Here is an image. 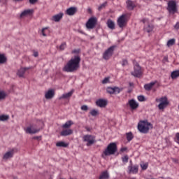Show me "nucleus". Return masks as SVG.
Masks as SVG:
<instances>
[{
    "instance_id": "nucleus-1",
    "label": "nucleus",
    "mask_w": 179,
    "mask_h": 179,
    "mask_svg": "<svg viewBox=\"0 0 179 179\" xmlns=\"http://www.w3.org/2000/svg\"><path fill=\"white\" fill-rule=\"evenodd\" d=\"M80 57L75 55L66 64L63 68V71L66 73H74L80 69Z\"/></svg>"
},
{
    "instance_id": "nucleus-2",
    "label": "nucleus",
    "mask_w": 179,
    "mask_h": 179,
    "mask_svg": "<svg viewBox=\"0 0 179 179\" xmlns=\"http://www.w3.org/2000/svg\"><path fill=\"white\" fill-rule=\"evenodd\" d=\"M153 125L148 120H142L138 124V129L142 134H148L150 129H152Z\"/></svg>"
},
{
    "instance_id": "nucleus-3",
    "label": "nucleus",
    "mask_w": 179,
    "mask_h": 179,
    "mask_svg": "<svg viewBox=\"0 0 179 179\" xmlns=\"http://www.w3.org/2000/svg\"><path fill=\"white\" fill-rule=\"evenodd\" d=\"M117 150V144L115 143H110L108 147L103 152L102 157L104 158L107 156L113 155Z\"/></svg>"
},
{
    "instance_id": "nucleus-4",
    "label": "nucleus",
    "mask_w": 179,
    "mask_h": 179,
    "mask_svg": "<svg viewBox=\"0 0 179 179\" xmlns=\"http://www.w3.org/2000/svg\"><path fill=\"white\" fill-rule=\"evenodd\" d=\"M156 102L159 103V104L158 105V108L160 110H164L165 108H166V107L169 104V101L168 98L166 96H162L161 98H157L156 99Z\"/></svg>"
},
{
    "instance_id": "nucleus-5",
    "label": "nucleus",
    "mask_w": 179,
    "mask_h": 179,
    "mask_svg": "<svg viewBox=\"0 0 179 179\" xmlns=\"http://www.w3.org/2000/svg\"><path fill=\"white\" fill-rule=\"evenodd\" d=\"M167 10L170 15H175V13H178V10L176 1L171 0L168 2Z\"/></svg>"
},
{
    "instance_id": "nucleus-6",
    "label": "nucleus",
    "mask_w": 179,
    "mask_h": 179,
    "mask_svg": "<svg viewBox=\"0 0 179 179\" xmlns=\"http://www.w3.org/2000/svg\"><path fill=\"white\" fill-rule=\"evenodd\" d=\"M83 141L87 143V147H90L95 143V136L91 134H86L83 136Z\"/></svg>"
},
{
    "instance_id": "nucleus-7",
    "label": "nucleus",
    "mask_w": 179,
    "mask_h": 179,
    "mask_svg": "<svg viewBox=\"0 0 179 179\" xmlns=\"http://www.w3.org/2000/svg\"><path fill=\"white\" fill-rule=\"evenodd\" d=\"M115 45L110 46L109 48H108L104 52V53L103 55V59H105L106 61L109 60L113 55V52L115 51Z\"/></svg>"
},
{
    "instance_id": "nucleus-8",
    "label": "nucleus",
    "mask_w": 179,
    "mask_h": 179,
    "mask_svg": "<svg viewBox=\"0 0 179 179\" xmlns=\"http://www.w3.org/2000/svg\"><path fill=\"white\" fill-rule=\"evenodd\" d=\"M134 71L131 72V75L136 78H140L142 76L141 68L139 66V64L135 61H134Z\"/></svg>"
},
{
    "instance_id": "nucleus-9",
    "label": "nucleus",
    "mask_w": 179,
    "mask_h": 179,
    "mask_svg": "<svg viewBox=\"0 0 179 179\" xmlns=\"http://www.w3.org/2000/svg\"><path fill=\"white\" fill-rule=\"evenodd\" d=\"M97 23V19L95 17H90L86 23L87 29H94Z\"/></svg>"
},
{
    "instance_id": "nucleus-10",
    "label": "nucleus",
    "mask_w": 179,
    "mask_h": 179,
    "mask_svg": "<svg viewBox=\"0 0 179 179\" xmlns=\"http://www.w3.org/2000/svg\"><path fill=\"white\" fill-rule=\"evenodd\" d=\"M127 15L125 14H123L121 15L118 20H117V24L120 29H122L127 24Z\"/></svg>"
},
{
    "instance_id": "nucleus-11",
    "label": "nucleus",
    "mask_w": 179,
    "mask_h": 179,
    "mask_svg": "<svg viewBox=\"0 0 179 179\" xmlns=\"http://www.w3.org/2000/svg\"><path fill=\"white\" fill-rule=\"evenodd\" d=\"M24 131L27 134H34L39 132V129L34 127L33 124H30V126L25 128Z\"/></svg>"
},
{
    "instance_id": "nucleus-12",
    "label": "nucleus",
    "mask_w": 179,
    "mask_h": 179,
    "mask_svg": "<svg viewBox=\"0 0 179 179\" xmlns=\"http://www.w3.org/2000/svg\"><path fill=\"white\" fill-rule=\"evenodd\" d=\"M107 93L109 94H118L120 93V90L117 87H108L106 89Z\"/></svg>"
},
{
    "instance_id": "nucleus-13",
    "label": "nucleus",
    "mask_w": 179,
    "mask_h": 179,
    "mask_svg": "<svg viewBox=\"0 0 179 179\" xmlns=\"http://www.w3.org/2000/svg\"><path fill=\"white\" fill-rule=\"evenodd\" d=\"M128 170L129 171V173L137 174L138 173V165L135 164L133 166L130 164L128 166Z\"/></svg>"
},
{
    "instance_id": "nucleus-14",
    "label": "nucleus",
    "mask_w": 179,
    "mask_h": 179,
    "mask_svg": "<svg viewBox=\"0 0 179 179\" xmlns=\"http://www.w3.org/2000/svg\"><path fill=\"white\" fill-rule=\"evenodd\" d=\"M108 104V101L106 99H99L96 100V105L99 108H105Z\"/></svg>"
},
{
    "instance_id": "nucleus-15",
    "label": "nucleus",
    "mask_w": 179,
    "mask_h": 179,
    "mask_svg": "<svg viewBox=\"0 0 179 179\" xmlns=\"http://www.w3.org/2000/svg\"><path fill=\"white\" fill-rule=\"evenodd\" d=\"M13 155H14V149H12L4 154V155L3 156V159L8 160L12 158Z\"/></svg>"
},
{
    "instance_id": "nucleus-16",
    "label": "nucleus",
    "mask_w": 179,
    "mask_h": 179,
    "mask_svg": "<svg viewBox=\"0 0 179 179\" xmlns=\"http://www.w3.org/2000/svg\"><path fill=\"white\" fill-rule=\"evenodd\" d=\"M127 7L129 10H134V8H136V4L131 0H127L126 1Z\"/></svg>"
},
{
    "instance_id": "nucleus-17",
    "label": "nucleus",
    "mask_w": 179,
    "mask_h": 179,
    "mask_svg": "<svg viewBox=\"0 0 179 179\" xmlns=\"http://www.w3.org/2000/svg\"><path fill=\"white\" fill-rule=\"evenodd\" d=\"M73 93H74V90H72L71 91H70L68 93L63 94L62 96H61L59 97V100H61V99H69L71 97V96L73 95Z\"/></svg>"
},
{
    "instance_id": "nucleus-18",
    "label": "nucleus",
    "mask_w": 179,
    "mask_h": 179,
    "mask_svg": "<svg viewBox=\"0 0 179 179\" xmlns=\"http://www.w3.org/2000/svg\"><path fill=\"white\" fill-rule=\"evenodd\" d=\"M129 105L132 110H136L138 108V103L134 99L129 100Z\"/></svg>"
},
{
    "instance_id": "nucleus-19",
    "label": "nucleus",
    "mask_w": 179,
    "mask_h": 179,
    "mask_svg": "<svg viewBox=\"0 0 179 179\" xmlns=\"http://www.w3.org/2000/svg\"><path fill=\"white\" fill-rule=\"evenodd\" d=\"M76 12L77 8L76 7H71L66 10V13L69 15V16H73Z\"/></svg>"
},
{
    "instance_id": "nucleus-20",
    "label": "nucleus",
    "mask_w": 179,
    "mask_h": 179,
    "mask_svg": "<svg viewBox=\"0 0 179 179\" xmlns=\"http://www.w3.org/2000/svg\"><path fill=\"white\" fill-rule=\"evenodd\" d=\"M55 96V92L53 90H49L45 94L46 99H52Z\"/></svg>"
},
{
    "instance_id": "nucleus-21",
    "label": "nucleus",
    "mask_w": 179,
    "mask_h": 179,
    "mask_svg": "<svg viewBox=\"0 0 179 179\" xmlns=\"http://www.w3.org/2000/svg\"><path fill=\"white\" fill-rule=\"evenodd\" d=\"M73 134V130L71 129H64L61 131L60 134L62 136H70Z\"/></svg>"
},
{
    "instance_id": "nucleus-22",
    "label": "nucleus",
    "mask_w": 179,
    "mask_h": 179,
    "mask_svg": "<svg viewBox=\"0 0 179 179\" xmlns=\"http://www.w3.org/2000/svg\"><path fill=\"white\" fill-rule=\"evenodd\" d=\"M29 70V68H21L18 70L17 76L20 78H23L26 71Z\"/></svg>"
},
{
    "instance_id": "nucleus-23",
    "label": "nucleus",
    "mask_w": 179,
    "mask_h": 179,
    "mask_svg": "<svg viewBox=\"0 0 179 179\" xmlns=\"http://www.w3.org/2000/svg\"><path fill=\"white\" fill-rule=\"evenodd\" d=\"M110 175L107 170L102 171L99 176V179H109Z\"/></svg>"
},
{
    "instance_id": "nucleus-24",
    "label": "nucleus",
    "mask_w": 179,
    "mask_h": 179,
    "mask_svg": "<svg viewBox=\"0 0 179 179\" xmlns=\"http://www.w3.org/2000/svg\"><path fill=\"white\" fill-rule=\"evenodd\" d=\"M107 26H108V28L110 29V30L115 29V24L110 19L108 20V21H107Z\"/></svg>"
},
{
    "instance_id": "nucleus-25",
    "label": "nucleus",
    "mask_w": 179,
    "mask_h": 179,
    "mask_svg": "<svg viewBox=\"0 0 179 179\" xmlns=\"http://www.w3.org/2000/svg\"><path fill=\"white\" fill-rule=\"evenodd\" d=\"M62 17H63V13H60L59 14H57L52 16V20H53L54 22H59V20H61Z\"/></svg>"
},
{
    "instance_id": "nucleus-26",
    "label": "nucleus",
    "mask_w": 179,
    "mask_h": 179,
    "mask_svg": "<svg viewBox=\"0 0 179 179\" xmlns=\"http://www.w3.org/2000/svg\"><path fill=\"white\" fill-rule=\"evenodd\" d=\"M157 82H152L150 83L145 84L144 88L146 91H150L152 88L155 86Z\"/></svg>"
},
{
    "instance_id": "nucleus-27",
    "label": "nucleus",
    "mask_w": 179,
    "mask_h": 179,
    "mask_svg": "<svg viewBox=\"0 0 179 179\" xmlns=\"http://www.w3.org/2000/svg\"><path fill=\"white\" fill-rule=\"evenodd\" d=\"M33 13V10H24L21 14L20 17H24V16H28V15H31Z\"/></svg>"
},
{
    "instance_id": "nucleus-28",
    "label": "nucleus",
    "mask_w": 179,
    "mask_h": 179,
    "mask_svg": "<svg viewBox=\"0 0 179 179\" xmlns=\"http://www.w3.org/2000/svg\"><path fill=\"white\" fill-rule=\"evenodd\" d=\"M144 29L146 32L150 33L153 31L154 29V26L151 24H148V25H145L144 27Z\"/></svg>"
},
{
    "instance_id": "nucleus-29",
    "label": "nucleus",
    "mask_w": 179,
    "mask_h": 179,
    "mask_svg": "<svg viewBox=\"0 0 179 179\" xmlns=\"http://www.w3.org/2000/svg\"><path fill=\"white\" fill-rule=\"evenodd\" d=\"M73 124V121L69 120L65 124L62 125L63 129H69Z\"/></svg>"
},
{
    "instance_id": "nucleus-30",
    "label": "nucleus",
    "mask_w": 179,
    "mask_h": 179,
    "mask_svg": "<svg viewBox=\"0 0 179 179\" xmlns=\"http://www.w3.org/2000/svg\"><path fill=\"white\" fill-rule=\"evenodd\" d=\"M49 27H44L41 30V35L43 36V37H46L47 35L49 34V30H48Z\"/></svg>"
},
{
    "instance_id": "nucleus-31",
    "label": "nucleus",
    "mask_w": 179,
    "mask_h": 179,
    "mask_svg": "<svg viewBox=\"0 0 179 179\" xmlns=\"http://www.w3.org/2000/svg\"><path fill=\"white\" fill-rule=\"evenodd\" d=\"M126 137L129 143L131 142L134 138L131 131L126 133Z\"/></svg>"
},
{
    "instance_id": "nucleus-32",
    "label": "nucleus",
    "mask_w": 179,
    "mask_h": 179,
    "mask_svg": "<svg viewBox=\"0 0 179 179\" xmlns=\"http://www.w3.org/2000/svg\"><path fill=\"white\" fill-rule=\"evenodd\" d=\"M57 147H60V148H67L69 146L68 143H66L64 141H59L56 144Z\"/></svg>"
},
{
    "instance_id": "nucleus-33",
    "label": "nucleus",
    "mask_w": 179,
    "mask_h": 179,
    "mask_svg": "<svg viewBox=\"0 0 179 179\" xmlns=\"http://www.w3.org/2000/svg\"><path fill=\"white\" fill-rule=\"evenodd\" d=\"M171 78L173 80H175L179 78V70L174 71L171 73Z\"/></svg>"
},
{
    "instance_id": "nucleus-34",
    "label": "nucleus",
    "mask_w": 179,
    "mask_h": 179,
    "mask_svg": "<svg viewBox=\"0 0 179 179\" xmlns=\"http://www.w3.org/2000/svg\"><path fill=\"white\" fill-rule=\"evenodd\" d=\"M6 57L3 54H0V64H3L6 62Z\"/></svg>"
},
{
    "instance_id": "nucleus-35",
    "label": "nucleus",
    "mask_w": 179,
    "mask_h": 179,
    "mask_svg": "<svg viewBox=\"0 0 179 179\" xmlns=\"http://www.w3.org/2000/svg\"><path fill=\"white\" fill-rule=\"evenodd\" d=\"M175 43H176V39H175V38L170 39V40L168 41V42H167V46H168L169 48H170V47L174 45Z\"/></svg>"
},
{
    "instance_id": "nucleus-36",
    "label": "nucleus",
    "mask_w": 179,
    "mask_h": 179,
    "mask_svg": "<svg viewBox=\"0 0 179 179\" xmlns=\"http://www.w3.org/2000/svg\"><path fill=\"white\" fill-rule=\"evenodd\" d=\"M140 166L143 171H145L148 168L149 164L148 162H145V163L143 162L140 164Z\"/></svg>"
},
{
    "instance_id": "nucleus-37",
    "label": "nucleus",
    "mask_w": 179,
    "mask_h": 179,
    "mask_svg": "<svg viewBox=\"0 0 179 179\" xmlns=\"http://www.w3.org/2000/svg\"><path fill=\"white\" fill-rule=\"evenodd\" d=\"M9 119V116L7 115H0V121L5 122Z\"/></svg>"
},
{
    "instance_id": "nucleus-38",
    "label": "nucleus",
    "mask_w": 179,
    "mask_h": 179,
    "mask_svg": "<svg viewBox=\"0 0 179 179\" xmlns=\"http://www.w3.org/2000/svg\"><path fill=\"white\" fill-rule=\"evenodd\" d=\"M90 113L92 116L96 117L99 115V111L97 110L93 109L90 112Z\"/></svg>"
},
{
    "instance_id": "nucleus-39",
    "label": "nucleus",
    "mask_w": 179,
    "mask_h": 179,
    "mask_svg": "<svg viewBox=\"0 0 179 179\" xmlns=\"http://www.w3.org/2000/svg\"><path fill=\"white\" fill-rule=\"evenodd\" d=\"M122 160L123 163H125V164L128 163V162H129V156L127 155L123 156L122 157Z\"/></svg>"
},
{
    "instance_id": "nucleus-40",
    "label": "nucleus",
    "mask_w": 179,
    "mask_h": 179,
    "mask_svg": "<svg viewBox=\"0 0 179 179\" xmlns=\"http://www.w3.org/2000/svg\"><path fill=\"white\" fill-rule=\"evenodd\" d=\"M6 94L3 91H0V101L6 98Z\"/></svg>"
},
{
    "instance_id": "nucleus-41",
    "label": "nucleus",
    "mask_w": 179,
    "mask_h": 179,
    "mask_svg": "<svg viewBox=\"0 0 179 179\" xmlns=\"http://www.w3.org/2000/svg\"><path fill=\"white\" fill-rule=\"evenodd\" d=\"M66 48V43L65 42L62 43L61 45L59 46V50L61 51L64 50V49Z\"/></svg>"
},
{
    "instance_id": "nucleus-42",
    "label": "nucleus",
    "mask_w": 179,
    "mask_h": 179,
    "mask_svg": "<svg viewBox=\"0 0 179 179\" xmlns=\"http://www.w3.org/2000/svg\"><path fill=\"white\" fill-rule=\"evenodd\" d=\"M138 100L140 101V102H143L145 101V96H143V95H140L138 96Z\"/></svg>"
},
{
    "instance_id": "nucleus-43",
    "label": "nucleus",
    "mask_w": 179,
    "mask_h": 179,
    "mask_svg": "<svg viewBox=\"0 0 179 179\" xmlns=\"http://www.w3.org/2000/svg\"><path fill=\"white\" fill-rule=\"evenodd\" d=\"M122 66L123 67H124L126 66H128V61H127V59H122Z\"/></svg>"
},
{
    "instance_id": "nucleus-44",
    "label": "nucleus",
    "mask_w": 179,
    "mask_h": 179,
    "mask_svg": "<svg viewBox=\"0 0 179 179\" xmlns=\"http://www.w3.org/2000/svg\"><path fill=\"white\" fill-rule=\"evenodd\" d=\"M108 83H109V78H105L102 81V84L103 85H106Z\"/></svg>"
},
{
    "instance_id": "nucleus-45",
    "label": "nucleus",
    "mask_w": 179,
    "mask_h": 179,
    "mask_svg": "<svg viewBox=\"0 0 179 179\" xmlns=\"http://www.w3.org/2000/svg\"><path fill=\"white\" fill-rule=\"evenodd\" d=\"M175 141L179 144V132L176 133V138H175Z\"/></svg>"
},
{
    "instance_id": "nucleus-46",
    "label": "nucleus",
    "mask_w": 179,
    "mask_h": 179,
    "mask_svg": "<svg viewBox=\"0 0 179 179\" xmlns=\"http://www.w3.org/2000/svg\"><path fill=\"white\" fill-rule=\"evenodd\" d=\"M107 5V3L105 2L103 3H102L99 7V10H101V9H103V8H105Z\"/></svg>"
},
{
    "instance_id": "nucleus-47",
    "label": "nucleus",
    "mask_w": 179,
    "mask_h": 179,
    "mask_svg": "<svg viewBox=\"0 0 179 179\" xmlns=\"http://www.w3.org/2000/svg\"><path fill=\"white\" fill-rule=\"evenodd\" d=\"M81 110H83V111H87V110H88V107H87V106H86V105L82 106Z\"/></svg>"
},
{
    "instance_id": "nucleus-48",
    "label": "nucleus",
    "mask_w": 179,
    "mask_h": 179,
    "mask_svg": "<svg viewBox=\"0 0 179 179\" xmlns=\"http://www.w3.org/2000/svg\"><path fill=\"white\" fill-rule=\"evenodd\" d=\"M33 139L34 140H37V141H41V136H34Z\"/></svg>"
},
{
    "instance_id": "nucleus-49",
    "label": "nucleus",
    "mask_w": 179,
    "mask_h": 179,
    "mask_svg": "<svg viewBox=\"0 0 179 179\" xmlns=\"http://www.w3.org/2000/svg\"><path fill=\"white\" fill-rule=\"evenodd\" d=\"M80 51V50L79 49H75L72 51V54H78Z\"/></svg>"
},
{
    "instance_id": "nucleus-50",
    "label": "nucleus",
    "mask_w": 179,
    "mask_h": 179,
    "mask_svg": "<svg viewBox=\"0 0 179 179\" xmlns=\"http://www.w3.org/2000/svg\"><path fill=\"white\" fill-rule=\"evenodd\" d=\"M36 2H38V0H29V3H31V5H34Z\"/></svg>"
},
{
    "instance_id": "nucleus-51",
    "label": "nucleus",
    "mask_w": 179,
    "mask_h": 179,
    "mask_svg": "<svg viewBox=\"0 0 179 179\" xmlns=\"http://www.w3.org/2000/svg\"><path fill=\"white\" fill-rule=\"evenodd\" d=\"M174 29L176 30H179V22H178L174 26Z\"/></svg>"
},
{
    "instance_id": "nucleus-52",
    "label": "nucleus",
    "mask_w": 179,
    "mask_h": 179,
    "mask_svg": "<svg viewBox=\"0 0 179 179\" xmlns=\"http://www.w3.org/2000/svg\"><path fill=\"white\" fill-rule=\"evenodd\" d=\"M120 150H121L122 152H124L127 150V147H123V148H121Z\"/></svg>"
},
{
    "instance_id": "nucleus-53",
    "label": "nucleus",
    "mask_w": 179,
    "mask_h": 179,
    "mask_svg": "<svg viewBox=\"0 0 179 179\" xmlns=\"http://www.w3.org/2000/svg\"><path fill=\"white\" fill-rule=\"evenodd\" d=\"M38 52L34 51V57H38Z\"/></svg>"
},
{
    "instance_id": "nucleus-54",
    "label": "nucleus",
    "mask_w": 179,
    "mask_h": 179,
    "mask_svg": "<svg viewBox=\"0 0 179 179\" xmlns=\"http://www.w3.org/2000/svg\"><path fill=\"white\" fill-rule=\"evenodd\" d=\"M143 23H147V22H148V20L146 18H144L143 20H142Z\"/></svg>"
},
{
    "instance_id": "nucleus-55",
    "label": "nucleus",
    "mask_w": 179,
    "mask_h": 179,
    "mask_svg": "<svg viewBox=\"0 0 179 179\" xmlns=\"http://www.w3.org/2000/svg\"><path fill=\"white\" fill-rule=\"evenodd\" d=\"M85 129H86L87 131H91V129L88 127H85Z\"/></svg>"
},
{
    "instance_id": "nucleus-56",
    "label": "nucleus",
    "mask_w": 179,
    "mask_h": 179,
    "mask_svg": "<svg viewBox=\"0 0 179 179\" xmlns=\"http://www.w3.org/2000/svg\"><path fill=\"white\" fill-rule=\"evenodd\" d=\"M87 12H88L89 13H92V9L89 8L87 9Z\"/></svg>"
},
{
    "instance_id": "nucleus-57",
    "label": "nucleus",
    "mask_w": 179,
    "mask_h": 179,
    "mask_svg": "<svg viewBox=\"0 0 179 179\" xmlns=\"http://www.w3.org/2000/svg\"><path fill=\"white\" fill-rule=\"evenodd\" d=\"M130 163H131V165H132V161L131 160L130 161Z\"/></svg>"
},
{
    "instance_id": "nucleus-58",
    "label": "nucleus",
    "mask_w": 179,
    "mask_h": 179,
    "mask_svg": "<svg viewBox=\"0 0 179 179\" xmlns=\"http://www.w3.org/2000/svg\"><path fill=\"white\" fill-rule=\"evenodd\" d=\"M3 0H0V2H2Z\"/></svg>"
},
{
    "instance_id": "nucleus-59",
    "label": "nucleus",
    "mask_w": 179,
    "mask_h": 179,
    "mask_svg": "<svg viewBox=\"0 0 179 179\" xmlns=\"http://www.w3.org/2000/svg\"><path fill=\"white\" fill-rule=\"evenodd\" d=\"M62 179H64V178H62ZM70 179H73V178H70Z\"/></svg>"
},
{
    "instance_id": "nucleus-60",
    "label": "nucleus",
    "mask_w": 179,
    "mask_h": 179,
    "mask_svg": "<svg viewBox=\"0 0 179 179\" xmlns=\"http://www.w3.org/2000/svg\"><path fill=\"white\" fill-rule=\"evenodd\" d=\"M178 109H179V105H178Z\"/></svg>"
},
{
    "instance_id": "nucleus-61",
    "label": "nucleus",
    "mask_w": 179,
    "mask_h": 179,
    "mask_svg": "<svg viewBox=\"0 0 179 179\" xmlns=\"http://www.w3.org/2000/svg\"><path fill=\"white\" fill-rule=\"evenodd\" d=\"M151 179H155V178H151Z\"/></svg>"
}]
</instances>
